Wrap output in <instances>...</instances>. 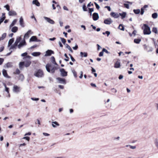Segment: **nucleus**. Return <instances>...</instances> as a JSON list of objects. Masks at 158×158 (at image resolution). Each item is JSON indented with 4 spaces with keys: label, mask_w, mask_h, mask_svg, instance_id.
<instances>
[{
    "label": "nucleus",
    "mask_w": 158,
    "mask_h": 158,
    "mask_svg": "<svg viewBox=\"0 0 158 158\" xmlns=\"http://www.w3.org/2000/svg\"><path fill=\"white\" fill-rule=\"evenodd\" d=\"M46 68L47 71L51 73H54L55 70L58 69V68L56 66L52 67L51 64L49 63H48L46 65Z\"/></svg>",
    "instance_id": "f257e3e1"
},
{
    "label": "nucleus",
    "mask_w": 158,
    "mask_h": 158,
    "mask_svg": "<svg viewBox=\"0 0 158 158\" xmlns=\"http://www.w3.org/2000/svg\"><path fill=\"white\" fill-rule=\"evenodd\" d=\"M143 28V33L145 35H150L151 33L150 28V27L147 24H143V26L142 29Z\"/></svg>",
    "instance_id": "f03ea898"
},
{
    "label": "nucleus",
    "mask_w": 158,
    "mask_h": 158,
    "mask_svg": "<svg viewBox=\"0 0 158 158\" xmlns=\"http://www.w3.org/2000/svg\"><path fill=\"white\" fill-rule=\"evenodd\" d=\"M21 39L22 38H21V36L18 37L16 39V40L14 44L10 47V49L15 48L18 45V44L21 41Z\"/></svg>",
    "instance_id": "7ed1b4c3"
},
{
    "label": "nucleus",
    "mask_w": 158,
    "mask_h": 158,
    "mask_svg": "<svg viewBox=\"0 0 158 158\" xmlns=\"http://www.w3.org/2000/svg\"><path fill=\"white\" fill-rule=\"evenodd\" d=\"M34 76L37 77H41L44 75L43 71L41 69H39L34 74Z\"/></svg>",
    "instance_id": "20e7f679"
},
{
    "label": "nucleus",
    "mask_w": 158,
    "mask_h": 158,
    "mask_svg": "<svg viewBox=\"0 0 158 158\" xmlns=\"http://www.w3.org/2000/svg\"><path fill=\"white\" fill-rule=\"evenodd\" d=\"M143 46L144 47V49L148 52H152L153 50V48L152 47L149 45L144 44Z\"/></svg>",
    "instance_id": "39448f33"
},
{
    "label": "nucleus",
    "mask_w": 158,
    "mask_h": 158,
    "mask_svg": "<svg viewBox=\"0 0 158 158\" xmlns=\"http://www.w3.org/2000/svg\"><path fill=\"white\" fill-rule=\"evenodd\" d=\"M60 71L61 72V75L62 76L65 77L67 75V72L65 71L64 69H60Z\"/></svg>",
    "instance_id": "423d86ee"
},
{
    "label": "nucleus",
    "mask_w": 158,
    "mask_h": 158,
    "mask_svg": "<svg viewBox=\"0 0 158 158\" xmlns=\"http://www.w3.org/2000/svg\"><path fill=\"white\" fill-rule=\"evenodd\" d=\"M113 22L111 18H108L105 19L104 20V23L105 24L108 25L110 24Z\"/></svg>",
    "instance_id": "0eeeda50"
},
{
    "label": "nucleus",
    "mask_w": 158,
    "mask_h": 158,
    "mask_svg": "<svg viewBox=\"0 0 158 158\" xmlns=\"http://www.w3.org/2000/svg\"><path fill=\"white\" fill-rule=\"evenodd\" d=\"M26 43L24 39L22 40L19 44L18 45V47L19 48H20L23 45H26Z\"/></svg>",
    "instance_id": "6e6552de"
},
{
    "label": "nucleus",
    "mask_w": 158,
    "mask_h": 158,
    "mask_svg": "<svg viewBox=\"0 0 158 158\" xmlns=\"http://www.w3.org/2000/svg\"><path fill=\"white\" fill-rule=\"evenodd\" d=\"M54 52L52 50H48L46 51V54L45 55V56H50L52 54H54Z\"/></svg>",
    "instance_id": "1a4fd4ad"
},
{
    "label": "nucleus",
    "mask_w": 158,
    "mask_h": 158,
    "mask_svg": "<svg viewBox=\"0 0 158 158\" xmlns=\"http://www.w3.org/2000/svg\"><path fill=\"white\" fill-rule=\"evenodd\" d=\"M56 79L58 81L59 83L64 84H66V81L64 79L59 77L57 78Z\"/></svg>",
    "instance_id": "9d476101"
},
{
    "label": "nucleus",
    "mask_w": 158,
    "mask_h": 158,
    "mask_svg": "<svg viewBox=\"0 0 158 158\" xmlns=\"http://www.w3.org/2000/svg\"><path fill=\"white\" fill-rule=\"evenodd\" d=\"M111 16L113 17L114 18H118L119 17V15L117 13L114 12H112L110 13Z\"/></svg>",
    "instance_id": "9b49d317"
},
{
    "label": "nucleus",
    "mask_w": 158,
    "mask_h": 158,
    "mask_svg": "<svg viewBox=\"0 0 158 158\" xmlns=\"http://www.w3.org/2000/svg\"><path fill=\"white\" fill-rule=\"evenodd\" d=\"M98 14L97 13H94L93 14V19L94 20H96L98 19Z\"/></svg>",
    "instance_id": "f8f14e48"
},
{
    "label": "nucleus",
    "mask_w": 158,
    "mask_h": 158,
    "mask_svg": "<svg viewBox=\"0 0 158 158\" xmlns=\"http://www.w3.org/2000/svg\"><path fill=\"white\" fill-rule=\"evenodd\" d=\"M24 62V65L26 67H29L31 64V61L30 60V59H29L28 60L25 61Z\"/></svg>",
    "instance_id": "ddd939ff"
},
{
    "label": "nucleus",
    "mask_w": 158,
    "mask_h": 158,
    "mask_svg": "<svg viewBox=\"0 0 158 158\" xmlns=\"http://www.w3.org/2000/svg\"><path fill=\"white\" fill-rule=\"evenodd\" d=\"M8 14L9 16H15L17 15V13L16 12L12 10H11L10 11H9Z\"/></svg>",
    "instance_id": "4468645a"
},
{
    "label": "nucleus",
    "mask_w": 158,
    "mask_h": 158,
    "mask_svg": "<svg viewBox=\"0 0 158 158\" xmlns=\"http://www.w3.org/2000/svg\"><path fill=\"white\" fill-rule=\"evenodd\" d=\"M27 52H25V53L22 54H21L22 56H26V57L23 58V59L24 60H26V59L27 58H29V59H30V58H31L30 56H27Z\"/></svg>",
    "instance_id": "2eb2a0df"
},
{
    "label": "nucleus",
    "mask_w": 158,
    "mask_h": 158,
    "mask_svg": "<svg viewBox=\"0 0 158 158\" xmlns=\"http://www.w3.org/2000/svg\"><path fill=\"white\" fill-rule=\"evenodd\" d=\"M32 33L31 30H29L25 34L24 36V38L26 39H27L29 36V34Z\"/></svg>",
    "instance_id": "dca6fc26"
},
{
    "label": "nucleus",
    "mask_w": 158,
    "mask_h": 158,
    "mask_svg": "<svg viewBox=\"0 0 158 158\" xmlns=\"http://www.w3.org/2000/svg\"><path fill=\"white\" fill-rule=\"evenodd\" d=\"M13 91L15 92H18L20 91V87L16 85L14 86Z\"/></svg>",
    "instance_id": "f3484780"
},
{
    "label": "nucleus",
    "mask_w": 158,
    "mask_h": 158,
    "mask_svg": "<svg viewBox=\"0 0 158 158\" xmlns=\"http://www.w3.org/2000/svg\"><path fill=\"white\" fill-rule=\"evenodd\" d=\"M2 74L3 76L7 78H9L10 77L9 76L7 73V72L4 69H3L2 70Z\"/></svg>",
    "instance_id": "a211bd4d"
},
{
    "label": "nucleus",
    "mask_w": 158,
    "mask_h": 158,
    "mask_svg": "<svg viewBox=\"0 0 158 158\" xmlns=\"http://www.w3.org/2000/svg\"><path fill=\"white\" fill-rule=\"evenodd\" d=\"M119 15L121 17V19H123L125 18L126 15V12H123L122 13H119Z\"/></svg>",
    "instance_id": "6ab92c4d"
},
{
    "label": "nucleus",
    "mask_w": 158,
    "mask_h": 158,
    "mask_svg": "<svg viewBox=\"0 0 158 158\" xmlns=\"http://www.w3.org/2000/svg\"><path fill=\"white\" fill-rule=\"evenodd\" d=\"M45 19L49 23H51V24H54V22L52 19H51L50 18L45 17Z\"/></svg>",
    "instance_id": "aec40b11"
},
{
    "label": "nucleus",
    "mask_w": 158,
    "mask_h": 158,
    "mask_svg": "<svg viewBox=\"0 0 158 158\" xmlns=\"http://www.w3.org/2000/svg\"><path fill=\"white\" fill-rule=\"evenodd\" d=\"M37 37L36 36H32L30 40V41H37Z\"/></svg>",
    "instance_id": "412c9836"
},
{
    "label": "nucleus",
    "mask_w": 158,
    "mask_h": 158,
    "mask_svg": "<svg viewBox=\"0 0 158 158\" xmlns=\"http://www.w3.org/2000/svg\"><path fill=\"white\" fill-rule=\"evenodd\" d=\"M33 4L37 6H40V4L38 0H33L32 2Z\"/></svg>",
    "instance_id": "4be33fe9"
},
{
    "label": "nucleus",
    "mask_w": 158,
    "mask_h": 158,
    "mask_svg": "<svg viewBox=\"0 0 158 158\" xmlns=\"http://www.w3.org/2000/svg\"><path fill=\"white\" fill-rule=\"evenodd\" d=\"M120 62L117 61L114 64V67L116 68H118L120 67Z\"/></svg>",
    "instance_id": "5701e85b"
},
{
    "label": "nucleus",
    "mask_w": 158,
    "mask_h": 158,
    "mask_svg": "<svg viewBox=\"0 0 158 158\" xmlns=\"http://www.w3.org/2000/svg\"><path fill=\"white\" fill-rule=\"evenodd\" d=\"M20 25L22 27H24V23H23V20L22 17H21L20 19Z\"/></svg>",
    "instance_id": "b1692460"
},
{
    "label": "nucleus",
    "mask_w": 158,
    "mask_h": 158,
    "mask_svg": "<svg viewBox=\"0 0 158 158\" xmlns=\"http://www.w3.org/2000/svg\"><path fill=\"white\" fill-rule=\"evenodd\" d=\"M18 30V28L17 27L15 26L13 27L11 29V31L14 33H15Z\"/></svg>",
    "instance_id": "393cba45"
},
{
    "label": "nucleus",
    "mask_w": 158,
    "mask_h": 158,
    "mask_svg": "<svg viewBox=\"0 0 158 158\" xmlns=\"http://www.w3.org/2000/svg\"><path fill=\"white\" fill-rule=\"evenodd\" d=\"M24 78V77L23 74H20L19 75V77H18V79L19 80H20L21 81H23Z\"/></svg>",
    "instance_id": "a878e982"
},
{
    "label": "nucleus",
    "mask_w": 158,
    "mask_h": 158,
    "mask_svg": "<svg viewBox=\"0 0 158 158\" xmlns=\"http://www.w3.org/2000/svg\"><path fill=\"white\" fill-rule=\"evenodd\" d=\"M41 53L40 52H34L32 53V55L35 56H39Z\"/></svg>",
    "instance_id": "bb28decb"
},
{
    "label": "nucleus",
    "mask_w": 158,
    "mask_h": 158,
    "mask_svg": "<svg viewBox=\"0 0 158 158\" xmlns=\"http://www.w3.org/2000/svg\"><path fill=\"white\" fill-rule=\"evenodd\" d=\"M118 28L123 31L124 30V27L122 24H119L118 27Z\"/></svg>",
    "instance_id": "cd10ccee"
},
{
    "label": "nucleus",
    "mask_w": 158,
    "mask_h": 158,
    "mask_svg": "<svg viewBox=\"0 0 158 158\" xmlns=\"http://www.w3.org/2000/svg\"><path fill=\"white\" fill-rule=\"evenodd\" d=\"M141 41V40L140 39H135L134 40V42L137 44H139Z\"/></svg>",
    "instance_id": "c85d7f7f"
},
{
    "label": "nucleus",
    "mask_w": 158,
    "mask_h": 158,
    "mask_svg": "<svg viewBox=\"0 0 158 158\" xmlns=\"http://www.w3.org/2000/svg\"><path fill=\"white\" fill-rule=\"evenodd\" d=\"M14 41V39L13 38L11 39L9 41L8 45L9 46H10Z\"/></svg>",
    "instance_id": "c756f323"
},
{
    "label": "nucleus",
    "mask_w": 158,
    "mask_h": 158,
    "mask_svg": "<svg viewBox=\"0 0 158 158\" xmlns=\"http://www.w3.org/2000/svg\"><path fill=\"white\" fill-rule=\"evenodd\" d=\"M51 60H52V63L53 64H55V65H58L57 64L56 62V61H55V58L54 57V56H52L51 57Z\"/></svg>",
    "instance_id": "7c9ffc66"
},
{
    "label": "nucleus",
    "mask_w": 158,
    "mask_h": 158,
    "mask_svg": "<svg viewBox=\"0 0 158 158\" xmlns=\"http://www.w3.org/2000/svg\"><path fill=\"white\" fill-rule=\"evenodd\" d=\"M66 48H68L71 53L73 52V51L72 50L70 47L67 44H66Z\"/></svg>",
    "instance_id": "2f4dec72"
},
{
    "label": "nucleus",
    "mask_w": 158,
    "mask_h": 158,
    "mask_svg": "<svg viewBox=\"0 0 158 158\" xmlns=\"http://www.w3.org/2000/svg\"><path fill=\"white\" fill-rule=\"evenodd\" d=\"M133 11L136 14H139L140 12V10L139 9H134Z\"/></svg>",
    "instance_id": "473e14b6"
},
{
    "label": "nucleus",
    "mask_w": 158,
    "mask_h": 158,
    "mask_svg": "<svg viewBox=\"0 0 158 158\" xmlns=\"http://www.w3.org/2000/svg\"><path fill=\"white\" fill-rule=\"evenodd\" d=\"M6 33L3 34L2 35V37H0V40H4L6 38Z\"/></svg>",
    "instance_id": "72a5a7b5"
},
{
    "label": "nucleus",
    "mask_w": 158,
    "mask_h": 158,
    "mask_svg": "<svg viewBox=\"0 0 158 158\" xmlns=\"http://www.w3.org/2000/svg\"><path fill=\"white\" fill-rule=\"evenodd\" d=\"M81 56V57H86L87 56V53L86 52H80Z\"/></svg>",
    "instance_id": "f704fd0d"
},
{
    "label": "nucleus",
    "mask_w": 158,
    "mask_h": 158,
    "mask_svg": "<svg viewBox=\"0 0 158 158\" xmlns=\"http://www.w3.org/2000/svg\"><path fill=\"white\" fill-rule=\"evenodd\" d=\"M157 16L158 15L156 13H154L152 14V17L153 19H156Z\"/></svg>",
    "instance_id": "c9c22d12"
},
{
    "label": "nucleus",
    "mask_w": 158,
    "mask_h": 158,
    "mask_svg": "<svg viewBox=\"0 0 158 158\" xmlns=\"http://www.w3.org/2000/svg\"><path fill=\"white\" fill-rule=\"evenodd\" d=\"M17 22V20L16 19H14L12 23L10 24V27H11L15 25V24Z\"/></svg>",
    "instance_id": "e433bc0d"
},
{
    "label": "nucleus",
    "mask_w": 158,
    "mask_h": 158,
    "mask_svg": "<svg viewBox=\"0 0 158 158\" xmlns=\"http://www.w3.org/2000/svg\"><path fill=\"white\" fill-rule=\"evenodd\" d=\"M52 126L53 127H56V126L55 125H56L57 126H59V124L57 122H52Z\"/></svg>",
    "instance_id": "4c0bfd02"
},
{
    "label": "nucleus",
    "mask_w": 158,
    "mask_h": 158,
    "mask_svg": "<svg viewBox=\"0 0 158 158\" xmlns=\"http://www.w3.org/2000/svg\"><path fill=\"white\" fill-rule=\"evenodd\" d=\"M6 66L7 68L11 67L12 66V63L11 62H8L6 64Z\"/></svg>",
    "instance_id": "58836bf2"
},
{
    "label": "nucleus",
    "mask_w": 158,
    "mask_h": 158,
    "mask_svg": "<svg viewBox=\"0 0 158 158\" xmlns=\"http://www.w3.org/2000/svg\"><path fill=\"white\" fill-rule=\"evenodd\" d=\"M20 71L18 69H16L14 73V74H20Z\"/></svg>",
    "instance_id": "ea45409f"
},
{
    "label": "nucleus",
    "mask_w": 158,
    "mask_h": 158,
    "mask_svg": "<svg viewBox=\"0 0 158 158\" xmlns=\"http://www.w3.org/2000/svg\"><path fill=\"white\" fill-rule=\"evenodd\" d=\"M152 31L154 33L156 34L157 32V29L156 27H153L152 29Z\"/></svg>",
    "instance_id": "a19ab883"
},
{
    "label": "nucleus",
    "mask_w": 158,
    "mask_h": 158,
    "mask_svg": "<svg viewBox=\"0 0 158 158\" xmlns=\"http://www.w3.org/2000/svg\"><path fill=\"white\" fill-rule=\"evenodd\" d=\"M126 147H129L130 148L132 149H135L136 148L135 146H133L131 145H127L126 146Z\"/></svg>",
    "instance_id": "79ce46f5"
},
{
    "label": "nucleus",
    "mask_w": 158,
    "mask_h": 158,
    "mask_svg": "<svg viewBox=\"0 0 158 158\" xmlns=\"http://www.w3.org/2000/svg\"><path fill=\"white\" fill-rule=\"evenodd\" d=\"M64 56L66 58L64 59V60L66 61H68L69 60V58L68 57L67 54L66 53H65L64 55Z\"/></svg>",
    "instance_id": "37998d69"
},
{
    "label": "nucleus",
    "mask_w": 158,
    "mask_h": 158,
    "mask_svg": "<svg viewBox=\"0 0 158 158\" xmlns=\"http://www.w3.org/2000/svg\"><path fill=\"white\" fill-rule=\"evenodd\" d=\"M4 86H5V90H6V92H7L8 94L9 93V88L6 87V84H4Z\"/></svg>",
    "instance_id": "c03bdc74"
},
{
    "label": "nucleus",
    "mask_w": 158,
    "mask_h": 158,
    "mask_svg": "<svg viewBox=\"0 0 158 158\" xmlns=\"http://www.w3.org/2000/svg\"><path fill=\"white\" fill-rule=\"evenodd\" d=\"M24 62H21L19 63V67L20 68H22L23 65H24Z\"/></svg>",
    "instance_id": "a18cd8bd"
},
{
    "label": "nucleus",
    "mask_w": 158,
    "mask_h": 158,
    "mask_svg": "<svg viewBox=\"0 0 158 158\" xmlns=\"http://www.w3.org/2000/svg\"><path fill=\"white\" fill-rule=\"evenodd\" d=\"M22 139H25L26 140H27V141H29L30 140V138L28 136H26L23 137Z\"/></svg>",
    "instance_id": "49530a36"
},
{
    "label": "nucleus",
    "mask_w": 158,
    "mask_h": 158,
    "mask_svg": "<svg viewBox=\"0 0 158 158\" xmlns=\"http://www.w3.org/2000/svg\"><path fill=\"white\" fill-rule=\"evenodd\" d=\"M60 39L62 43L65 44V43L66 42V40L64 38H60Z\"/></svg>",
    "instance_id": "de8ad7c7"
},
{
    "label": "nucleus",
    "mask_w": 158,
    "mask_h": 158,
    "mask_svg": "<svg viewBox=\"0 0 158 158\" xmlns=\"http://www.w3.org/2000/svg\"><path fill=\"white\" fill-rule=\"evenodd\" d=\"M152 40L153 41V44H154V45L155 46V48H156V46H157V44L156 43L154 39V38L152 39Z\"/></svg>",
    "instance_id": "09e8293b"
},
{
    "label": "nucleus",
    "mask_w": 158,
    "mask_h": 158,
    "mask_svg": "<svg viewBox=\"0 0 158 158\" xmlns=\"http://www.w3.org/2000/svg\"><path fill=\"white\" fill-rule=\"evenodd\" d=\"M83 9L84 11H87V9L85 5H84L83 6Z\"/></svg>",
    "instance_id": "8fccbe9b"
},
{
    "label": "nucleus",
    "mask_w": 158,
    "mask_h": 158,
    "mask_svg": "<svg viewBox=\"0 0 158 158\" xmlns=\"http://www.w3.org/2000/svg\"><path fill=\"white\" fill-rule=\"evenodd\" d=\"M105 34H107V36H108L110 34V32L108 31H106L105 32H103V34L104 35Z\"/></svg>",
    "instance_id": "3c124183"
},
{
    "label": "nucleus",
    "mask_w": 158,
    "mask_h": 158,
    "mask_svg": "<svg viewBox=\"0 0 158 158\" xmlns=\"http://www.w3.org/2000/svg\"><path fill=\"white\" fill-rule=\"evenodd\" d=\"M102 49H103V51L104 52H106V53H107L108 54H110V52H108L107 51V50L105 48H103Z\"/></svg>",
    "instance_id": "603ef678"
},
{
    "label": "nucleus",
    "mask_w": 158,
    "mask_h": 158,
    "mask_svg": "<svg viewBox=\"0 0 158 158\" xmlns=\"http://www.w3.org/2000/svg\"><path fill=\"white\" fill-rule=\"evenodd\" d=\"M144 9L142 7L141 8L140 14L141 15H143L144 12Z\"/></svg>",
    "instance_id": "864d4df0"
},
{
    "label": "nucleus",
    "mask_w": 158,
    "mask_h": 158,
    "mask_svg": "<svg viewBox=\"0 0 158 158\" xmlns=\"http://www.w3.org/2000/svg\"><path fill=\"white\" fill-rule=\"evenodd\" d=\"M4 7L6 8V10L8 11H10V6L8 5H6V6H4Z\"/></svg>",
    "instance_id": "5fc2aeb1"
},
{
    "label": "nucleus",
    "mask_w": 158,
    "mask_h": 158,
    "mask_svg": "<svg viewBox=\"0 0 158 158\" xmlns=\"http://www.w3.org/2000/svg\"><path fill=\"white\" fill-rule=\"evenodd\" d=\"M124 6L127 9H129V5L128 4L124 3Z\"/></svg>",
    "instance_id": "6e6d98bb"
},
{
    "label": "nucleus",
    "mask_w": 158,
    "mask_h": 158,
    "mask_svg": "<svg viewBox=\"0 0 158 158\" xmlns=\"http://www.w3.org/2000/svg\"><path fill=\"white\" fill-rule=\"evenodd\" d=\"M120 139V137L119 136H118L117 137H114L113 138V139L114 140H119Z\"/></svg>",
    "instance_id": "4d7b16f0"
},
{
    "label": "nucleus",
    "mask_w": 158,
    "mask_h": 158,
    "mask_svg": "<svg viewBox=\"0 0 158 158\" xmlns=\"http://www.w3.org/2000/svg\"><path fill=\"white\" fill-rule=\"evenodd\" d=\"M5 18H6L5 16L3 17L2 18H1L0 19V22L2 23L3 21L5 19Z\"/></svg>",
    "instance_id": "13d9d810"
},
{
    "label": "nucleus",
    "mask_w": 158,
    "mask_h": 158,
    "mask_svg": "<svg viewBox=\"0 0 158 158\" xmlns=\"http://www.w3.org/2000/svg\"><path fill=\"white\" fill-rule=\"evenodd\" d=\"M105 8H107L109 11H110L111 10V8L110 6H106L105 7Z\"/></svg>",
    "instance_id": "bf43d9fd"
},
{
    "label": "nucleus",
    "mask_w": 158,
    "mask_h": 158,
    "mask_svg": "<svg viewBox=\"0 0 158 158\" xmlns=\"http://www.w3.org/2000/svg\"><path fill=\"white\" fill-rule=\"evenodd\" d=\"M104 52L103 51V49L102 52H99V56H102L103 55Z\"/></svg>",
    "instance_id": "052dcab7"
},
{
    "label": "nucleus",
    "mask_w": 158,
    "mask_h": 158,
    "mask_svg": "<svg viewBox=\"0 0 158 158\" xmlns=\"http://www.w3.org/2000/svg\"><path fill=\"white\" fill-rule=\"evenodd\" d=\"M73 75H74V76L76 78L77 77V72L75 71H74L73 72Z\"/></svg>",
    "instance_id": "680f3d73"
},
{
    "label": "nucleus",
    "mask_w": 158,
    "mask_h": 158,
    "mask_svg": "<svg viewBox=\"0 0 158 158\" xmlns=\"http://www.w3.org/2000/svg\"><path fill=\"white\" fill-rule=\"evenodd\" d=\"M4 61V60L2 58H0V65H1Z\"/></svg>",
    "instance_id": "e2e57ef3"
},
{
    "label": "nucleus",
    "mask_w": 158,
    "mask_h": 158,
    "mask_svg": "<svg viewBox=\"0 0 158 158\" xmlns=\"http://www.w3.org/2000/svg\"><path fill=\"white\" fill-rule=\"evenodd\" d=\"M73 48L74 50H76L78 49V46L77 45H76L75 47H73Z\"/></svg>",
    "instance_id": "0e129e2a"
},
{
    "label": "nucleus",
    "mask_w": 158,
    "mask_h": 158,
    "mask_svg": "<svg viewBox=\"0 0 158 158\" xmlns=\"http://www.w3.org/2000/svg\"><path fill=\"white\" fill-rule=\"evenodd\" d=\"M31 132H28V133H26L25 135V136H26V135H31Z\"/></svg>",
    "instance_id": "69168bd1"
},
{
    "label": "nucleus",
    "mask_w": 158,
    "mask_h": 158,
    "mask_svg": "<svg viewBox=\"0 0 158 158\" xmlns=\"http://www.w3.org/2000/svg\"><path fill=\"white\" fill-rule=\"evenodd\" d=\"M89 12H92L94 11V9L93 8H89Z\"/></svg>",
    "instance_id": "338daca9"
},
{
    "label": "nucleus",
    "mask_w": 158,
    "mask_h": 158,
    "mask_svg": "<svg viewBox=\"0 0 158 158\" xmlns=\"http://www.w3.org/2000/svg\"><path fill=\"white\" fill-rule=\"evenodd\" d=\"M123 78V76L122 75H119V76L118 77V79L119 80H121V79H122Z\"/></svg>",
    "instance_id": "774afa93"
}]
</instances>
